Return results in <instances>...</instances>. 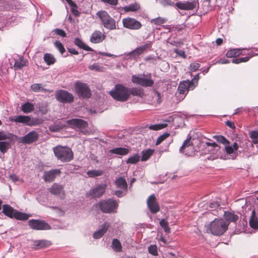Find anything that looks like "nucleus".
<instances>
[{"instance_id":"48","label":"nucleus","mask_w":258,"mask_h":258,"mask_svg":"<svg viewBox=\"0 0 258 258\" xmlns=\"http://www.w3.org/2000/svg\"><path fill=\"white\" fill-rule=\"evenodd\" d=\"M10 144L6 142H0V151L2 153H5L9 148Z\"/></svg>"},{"instance_id":"40","label":"nucleus","mask_w":258,"mask_h":258,"mask_svg":"<svg viewBox=\"0 0 258 258\" xmlns=\"http://www.w3.org/2000/svg\"><path fill=\"white\" fill-rule=\"evenodd\" d=\"M153 153V150L151 149H149L146 151H143L142 152V156L141 157V160L143 161H147L149 159Z\"/></svg>"},{"instance_id":"24","label":"nucleus","mask_w":258,"mask_h":258,"mask_svg":"<svg viewBox=\"0 0 258 258\" xmlns=\"http://www.w3.org/2000/svg\"><path fill=\"white\" fill-rule=\"evenodd\" d=\"M109 226V224L107 222H105L98 230L94 232L93 237L95 239H99L101 238L107 231Z\"/></svg>"},{"instance_id":"10","label":"nucleus","mask_w":258,"mask_h":258,"mask_svg":"<svg viewBox=\"0 0 258 258\" xmlns=\"http://www.w3.org/2000/svg\"><path fill=\"white\" fill-rule=\"evenodd\" d=\"M55 98L56 100L62 103H70L74 101L73 95L63 90H59L56 92Z\"/></svg>"},{"instance_id":"23","label":"nucleus","mask_w":258,"mask_h":258,"mask_svg":"<svg viewBox=\"0 0 258 258\" xmlns=\"http://www.w3.org/2000/svg\"><path fill=\"white\" fill-rule=\"evenodd\" d=\"M2 212L6 216L16 218V212L15 210L9 205H3Z\"/></svg>"},{"instance_id":"28","label":"nucleus","mask_w":258,"mask_h":258,"mask_svg":"<svg viewBox=\"0 0 258 258\" xmlns=\"http://www.w3.org/2000/svg\"><path fill=\"white\" fill-rule=\"evenodd\" d=\"M115 183L117 188L127 191V184L125 179L122 177L116 179Z\"/></svg>"},{"instance_id":"21","label":"nucleus","mask_w":258,"mask_h":258,"mask_svg":"<svg viewBox=\"0 0 258 258\" xmlns=\"http://www.w3.org/2000/svg\"><path fill=\"white\" fill-rule=\"evenodd\" d=\"M50 241L47 240H37L33 241V248L36 249L44 248L51 245Z\"/></svg>"},{"instance_id":"43","label":"nucleus","mask_w":258,"mask_h":258,"mask_svg":"<svg viewBox=\"0 0 258 258\" xmlns=\"http://www.w3.org/2000/svg\"><path fill=\"white\" fill-rule=\"evenodd\" d=\"M214 138L216 139V140L220 143H222L223 145H227L230 144V142L228 140H227L224 136H214Z\"/></svg>"},{"instance_id":"39","label":"nucleus","mask_w":258,"mask_h":258,"mask_svg":"<svg viewBox=\"0 0 258 258\" xmlns=\"http://www.w3.org/2000/svg\"><path fill=\"white\" fill-rule=\"evenodd\" d=\"M32 217L30 214H27L17 211V220L26 221Z\"/></svg>"},{"instance_id":"61","label":"nucleus","mask_w":258,"mask_h":258,"mask_svg":"<svg viewBox=\"0 0 258 258\" xmlns=\"http://www.w3.org/2000/svg\"><path fill=\"white\" fill-rule=\"evenodd\" d=\"M102 2L112 6H116L118 4V0H101Z\"/></svg>"},{"instance_id":"35","label":"nucleus","mask_w":258,"mask_h":258,"mask_svg":"<svg viewBox=\"0 0 258 258\" xmlns=\"http://www.w3.org/2000/svg\"><path fill=\"white\" fill-rule=\"evenodd\" d=\"M111 246L112 249L116 252H120L122 250L121 243L117 239H113Z\"/></svg>"},{"instance_id":"60","label":"nucleus","mask_w":258,"mask_h":258,"mask_svg":"<svg viewBox=\"0 0 258 258\" xmlns=\"http://www.w3.org/2000/svg\"><path fill=\"white\" fill-rule=\"evenodd\" d=\"M168 42L171 45L175 46L176 47H179L182 44V42H181L180 41H178L175 40H171L170 41L169 40Z\"/></svg>"},{"instance_id":"52","label":"nucleus","mask_w":258,"mask_h":258,"mask_svg":"<svg viewBox=\"0 0 258 258\" xmlns=\"http://www.w3.org/2000/svg\"><path fill=\"white\" fill-rule=\"evenodd\" d=\"M62 128V126L59 124H52L49 127V130L52 132H59Z\"/></svg>"},{"instance_id":"2","label":"nucleus","mask_w":258,"mask_h":258,"mask_svg":"<svg viewBox=\"0 0 258 258\" xmlns=\"http://www.w3.org/2000/svg\"><path fill=\"white\" fill-rule=\"evenodd\" d=\"M229 223L223 219H215L208 224L207 228L211 233L216 236H220L227 229Z\"/></svg>"},{"instance_id":"15","label":"nucleus","mask_w":258,"mask_h":258,"mask_svg":"<svg viewBox=\"0 0 258 258\" xmlns=\"http://www.w3.org/2000/svg\"><path fill=\"white\" fill-rule=\"evenodd\" d=\"M147 204L148 209L152 214H156L160 211L159 205L154 194L149 197L147 199Z\"/></svg>"},{"instance_id":"46","label":"nucleus","mask_w":258,"mask_h":258,"mask_svg":"<svg viewBox=\"0 0 258 258\" xmlns=\"http://www.w3.org/2000/svg\"><path fill=\"white\" fill-rule=\"evenodd\" d=\"M164 7L174 6L175 4L172 0H155Z\"/></svg>"},{"instance_id":"54","label":"nucleus","mask_w":258,"mask_h":258,"mask_svg":"<svg viewBox=\"0 0 258 258\" xmlns=\"http://www.w3.org/2000/svg\"><path fill=\"white\" fill-rule=\"evenodd\" d=\"M169 136V134L167 133L161 135L160 137H158L156 141V145H159L162 141H163L164 140L167 138Z\"/></svg>"},{"instance_id":"45","label":"nucleus","mask_w":258,"mask_h":258,"mask_svg":"<svg viewBox=\"0 0 258 258\" xmlns=\"http://www.w3.org/2000/svg\"><path fill=\"white\" fill-rule=\"evenodd\" d=\"M206 145L208 147H211V150H215L216 153L220 152V147L218 146L216 143L206 142Z\"/></svg>"},{"instance_id":"13","label":"nucleus","mask_w":258,"mask_h":258,"mask_svg":"<svg viewBox=\"0 0 258 258\" xmlns=\"http://www.w3.org/2000/svg\"><path fill=\"white\" fill-rule=\"evenodd\" d=\"M29 227L36 230H45L50 229V225L44 221L31 219L28 221Z\"/></svg>"},{"instance_id":"51","label":"nucleus","mask_w":258,"mask_h":258,"mask_svg":"<svg viewBox=\"0 0 258 258\" xmlns=\"http://www.w3.org/2000/svg\"><path fill=\"white\" fill-rule=\"evenodd\" d=\"M167 125V124L165 123L151 125L149 126V128L150 130L157 131L165 127Z\"/></svg>"},{"instance_id":"9","label":"nucleus","mask_w":258,"mask_h":258,"mask_svg":"<svg viewBox=\"0 0 258 258\" xmlns=\"http://www.w3.org/2000/svg\"><path fill=\"white\" fill-rule=\"evenodd\" d=\"M175 6L180 10H198L199 8L198 0H192L191 1L177 2Z\"/></svg>"},{"instance_id":"7","label":"nucleus","mask_w":258,"mask_h":258,"mask_svg":"<svg viewBox=\"0 0 258 258\" xmlns=\"http://www.w3.org/2000/svg\"><path fill=\"white\" fill-rule=\"evenodd\" d=\"M75 90L80 98H89L91 96L90 90L86 83L77 81L75 83Z\"/></svg>"},{"instance_id":"30","label":"nucleus","mask_w":258,"mask_h":258,"mask_svg":"<svg viewBox=\"0 0 258 258\" xmlns=\"http://www.w3.org/2000/svg\"><path fill=\"white\" fill-rule=\"evenodd\" d=\"M249 223V225L251 228L253 229L258 228V220L255 216V212L254 210H253L251 213Z\"/></svg>"},{"instance_id":"19","label":"nucleus","mask_w":258,"mask_h":258,"mask_svg":"<svg viewBox=\"0 0 258 258\" xmlns=\"http://www.w3.org/2000/svg\"><path fill=\"white\" fill-rule=\"evenodd\" d=\"M38 138V133L35 131H32L23 137L21 141L23 143L29 144L35 142Z\"/></svg>"},{"instance_id":"62","label":"nucleus","mask_w":258,"mask_h":258,"mask_svg":"<svg viewBox=\"0 0 258 258\" xmlns=\"http://www.w3.org/2000/svg\"><path fill=\"white\" fill-rule=\"evenodd\" d=\"M199 79V74H198L195 76L194 78L191 81H190V82H192L193 85L195 86V88L197 86Z\"/></svg>"},{"instance_id":"25","label":"nucleus","mask_w":258,"mask_h":258,"mask_svg":"<svg viewBox=\"0 0 258 258\" xmlns=\"http://www.w3.org/2000/svg\"><path fill=\"white\" fill-rule=\"evenodd\" d=\"M17 122L23 123L24 124L29 126L35 125L34 120H32L28 116H17Z\"/></svg>"},{"instance_id":"50","label":"nucleus","mask_w":258,"mask_h":258,"mask_svg":"<svg viewBox=\"0 0 258 258\" xmlns=\"http://www.w3.org/2000/svg\"><path fill=\"white\" fill-rule=\"evenodd\" d=\"M166 21V20L161 17H158L155 19H153L151 20V22L157 25H160L163 23H164Z\"/></svg>"},{"instance_id":"53","label":"nucleus","mask_w":258,"mask_h":258,"mask_svg":"<svg viewBox=\"0 0 258 258\" xmlns=\"http://www.w3.org/2000/svg\"><path fill=\"white\" fill-rule=\"evenodd\" d=\"M89 69L91 70L101 72L102 71L103 67L100 66L98 63H94L89 66Z\"/></svg>"},{"instance_id":"6","label":"nucleus","mask_w":258,"mask_h":258,"mask_svg":"<svg viewBox=\"0 0 258 258\" xmlns=\"http://www.w3.org/2000/svg\"><path fill=\"white\" fill-rule=\"evenodd\" d=\"M97 15L100 19L104 27L109 30L116 29V22L114 19L104 11H98Z\"/></svg>"},{"instance_id":"8","label":"nucleus","mask_w":258,"mask_h":258,"mask_svg":"<svg viewBox=\"0 0 258 258\" xmlns=\"http://www.w3.org/2000/svg\"><path fill=\"white\" fill-rule=\"evenodd\" d=\"M151 46V43L150 42L136 48L128 53H125V59L137 60L140 55L143 53Z\"/></svg>"},{"instance_id":"11","label":"nucleus","mask_w":258,"mask_h":258,"mask_svg":"<svg viewBox=\"0 0 258 258\" xmlns=\"http://www.w3.org/2000/svg\"><path fill=\"white\" fill-rule=\"evenodd\" d=\"M106 188V185L105 184L98 185L96 187L91 188L86 194V197L90 199L99 198L104 194Z\"/></svg>"},{"instance_id":"14","label":"nucleus","mask_w":258,"mask_h":258,"mask_svg":"<svg viewBox=\"0 0 258 258\" xmlns=\"http://www.w3.org/2000/svg\"><path fill=\"white\" fill-rule=\"evenodd\" d=\"M122 24L124 27L132 30H138L142 26L139 21L130 17L123 19Z\"/></svg>"},{"instance_id":"34","label":"nucleus","mask_w":258,"mask_h":258,"mask_svg":"<svg viewBox=\"0 0 258 258\" xmlns=\"http://www.w3.org/2000/svg\"><path fill=\"white\" fill-rule=\"evenodd\" d=\"M31 89L34 92H46L47 90L44 89L42 84L34 83L31 85Z\"/></svg>"},{"instance_id":"29","label":"nucleus","mask_w":258,"mask_h":258,"mask_svg":"<svg viewBox=\"0 0 258 258\" xmlns=\"http://www.w3.org/2000/svg\"><path fill=\"white\" fill-rule=\"evenodd\" d=\"M140 9V5L136 2L128 6H126L123 8V10L125 12H135L138 11Z\"/></svg>"},{"instance_id":"20","label":"nucleus","mask_w":258,"mask_h":258,"mask_svg":"<svg viewBox=\"0 0 258 258\" xmlns=\"http://www.w3.org/2000/svg\"><path fill=\"white\" fill-rule=\"evenodd\" d=\"M49 191L51 194L60 196L61 199H63L64 197L63 186L57 183H54L52 185L49 189Z\"/></svg>"},{"instance_id":"56","label":"nucleus","mask_w":258,"mask_h":258,"mask_svg":"<svg viewBox=\"0 0 258 258\" xmlns=\"http://www.w3.org/2000/svg\"><path fill=\"white\" fill-rule=\"evenodd\" d=\"M53 32H54L55 34L60 36L62 37H66V33L62 29L56 28L53 30Z\"/></svg>"},{"instance_id":"18","label":"nucleus","mask_w":258,"mask_h":258,"mask_svg":"<svg viewBox=\"0 0 258 258\" xmlns=\"http://www.w3.org/2000/svg\"><path fill=\"white\" fill-rule=\"evenodd\" d=\"M60 173L59 169H51L48 171L44 172L43 177L45 181L52 182L53 181L57 175Z\"/></svg>"},{"instance_id":"49","label":"nucleus","mask_w":258,"mask_h":258,"mask_svg":"<svg viewBox=\"0 0 258 258\" xmlns=\"http://www.w3.org/2000/svg\"><path fill=\"white\" fill-rule=\"evenodd\" d=\"M148 251L153 255L156 256L158 255L157 247L156 245H151L148 248Z\"/></svg>"},{"instance_id":"12","label":"nucleus","mask_w":258,"mask_h":258,"mask_svg":"<svg viewBox=\"0 0 258 258\" xmlns=\"http://www.w3.org/2000/svg\"><path fill=\"white\" fill-rule=\"evenodd\" d=\"M67 124L70 127L80 131L86 128L88 125L86 121L80 118L69 119L67 121Z\"/></svg>"},{"instance_id":"1","label":"nucleus","mask_w":258,"mask_h":258,"mask_svg":"<svg viewBox=\"0 0 258 258\" xmlns=\"http://www.w3.org/2000/svg\"><path fill=\"white\" fill-rule=\"evenodd\" d=\"M109 94L114 99L124 102L130 97V89L122 84H116Z\"/></svg>"},{"instance_id":"26","label":"nucleus","mask_w":258,"mask_h":258,"mask_svg":"<svg viewBox=\"0 0 258 258\" xmlns=\"http://www.w3.org/2000/svg\"><path fill=\"white\" fill-rule=\"evenodd\" d=\"M130 152L128 148L118 147L111 149L109 152L111 154L124 156L127 155Z\"/></svg>"},{"instance_id":"5","label":"nucleus","mask_w":258,"mask_h":258,"mask_svg":"<svg viewBox=\"0 0 258 258\" xmlns=\"http://www.w3.org/2000/svg\"><path fill=\"white\" fill-rule=\"evenodd\" d=\"M118 206L117 201L113 199L102 200L98 204L99 209L105 213L116 212Z\"/></svg>"},{"instance_id":"58","label":"nucleus","mask_w":258,"mask_h":258,"mask_svg":"<svg viewBox=\"0 0 258 258\" xmlns=\"http://www.w3.org/2000/svg\"><path fill=\"white\" fill-rule=\"evenodd\" d=\"M200 66H201V65L199 63H196V62L191 63L190 65L189 70L191 72H195L199 69Z\"/></svg>"},{"instance_id":"41","label":"nucleus","mask_w":258,"mask_h":258,"mask_svg":"<svg viewBox=\"0 0 258 258\" xmlns=\"http://www.w3.org/2000/svg\"><path fill=\"white\" fill-rule=\"evenodd\" d=\"M28 64V61L27 59L21 56L17 60V69H21L23 67L26 66Z\"/></svg>"},{"instance_id":"4","label":"nucleus","mask_w":258,"mask_h":258,"mask_svg":"<svg viewBox=\"0 0 258 258\" xmlns=\"http://www.w3.org/2000/svg\"><path fill=\"white\" fill-rule=\"evenodd\" d=\"M132 82L134 84L144 87H152L154 84V81L152 80L150 73L133 75L132 76Z\"/></svg>"},{"instance_id":"42","label":"nucleus","mask_w":258,"mask_h":258,"mask_svg":"<svg viewBox=\"0 0 258 258\" xmlns=\"http://www.w3.org/2000/svg\"><path fill=\"white\" fill-rule=\"evenodd\" d=\"M249 135L253 144L258 143V130L250 132Z\"/></svg>"},{"instance_id":"17","label":"nucleus","mask_w":258,"mask_h":258,"mask_svg":"<svg viewBox=\"0 0 258 258\" xmlns=\"http://www.w3.org/2000/svg\"><path fill=\"white\" fill-rule=\"evenodd\" d=\"M238 149V145L237 143L234 142L232 146L228 145H225V150L226 152L228 154L230 157V159H235L237 156V151Z\"/></svg>"},{"instance_id":"37","label":"nucleus","mask_w":258,"mask_h":258,"mask_svg":"<svg viewBox=\"0 0 258 258\" xmlns=\"http://www.w3.org/2000/svg\"><path fill=\"white\" fill-rule=\"evenodd\" d=\"M87 174L89 177H95L102 175L103 171L101 170H88Z\"/></svg>"},{"instance_id":"36","label":"nucleus","mask_w":258,"mask_h":258,"mask_svg":"<svg viewBox=\"0 0 258 258\" xmlns=\"http://www.w3.org/2000/svg\"><path fill=\"white\" fill-rule=\"evenodd\" d=\"M44 60L47 65H51L55 62V58L50 53H45L44 55Z\"/></svg>"},{"instance_id":"55","label":"nucleus","mask_w":258,"mask_h":258,"mask_svg":"<svg viewBox=\"0 0 258 258\" xmlns=\"http://www.w3.org/2000/svg\"><path fill=\"white\" fill-rule=\"evenodd\" d=\"M71 7V10L72 13L75 16H79L80 14V12L78 11L77 8V5L75 3V5H72L70 6Z\"/></svg>"},{"instance_id":"63","label":"nucleus","mask_w":258,"mask_h":258,"mask_svg":"<svg viewBox=\"0 0 258 258\" xmlns=\"http://www.w3.org/2000/svg\"><path fill=\"white\" fill-rule=\"evenodd\" d=\"M230 62V61L229 60L227 59L224 58H220L219 60H218L216 63H219V64H225V63H228Z\"/></svg>"},{"instance_id":"27","label":"nucleus","mask_w":258,"mask_h":258,"mask_svg":"<svg viewBox=\"0 0 258 258\" xmlns=\"http://www.w3.org/2000/svg\"><path fill=\"white\" fill-rule=\"evenodd\" d=\"M74 44L75 45L77 46L80 48L83 49L84 50L89 51H93V49L90 47L89 46L87 45L81 39L79 38H76L74 40Z\"/></svg>"},{"instance_id":"3","label":"nucleus","mask_w":258,"mask_h":258,"mask_svg":"<svg viewBox=\"0 0 258 258\" xmlns=\"http://www.w3.org/2000/svg\"><path fill=\"white\" fill-rule=\"evenodd\" d=\"M53 150L57 159L62 162H70L74 158L72 150L67 146H57L54 147Z\"/></svg>"},{"instance_id":"44","label":"nucleus","mask_w":258,"mask_h":258,"mask_svg":"<svg viewBox=\"0 0 258 258\" xmlns=\"http://www.w3.org/2000/svg\"><path fill=\"white\" fill-rule=\"evenodd\" d=\"M190 138H189V139H186L183 142L182 146L179 149L180 153H185V155L187 154L186 153H185V152L184 151V150L190 146Z\"/></svg>"},{"instance_id":"32","label":"nucleus","mask_w":258,"mask_h":258,"mask_svg":"<svg viewBox=\"0 0 258 258\" xmlns=\"http://www.w3.org/2000/svg\"><path fill=\"white\" fill-rule=\"evenodd\" d=\"M240 49H232L227 52L226 55L227 57H235L242 53Z\"/></svg>"},{"instance_id":"59","label":"nucleus","mask_w":258,"mask_h":258,"mask_svg":"<svg viewBox=\"0 0 258 258\" xmlns=\"http://www.w3.org/2000/svg\"><path fill=\"white\" fill-rule=\"evenodd\" d=\"M174 52L175 53H176L178 55L181 56L183 58H185V57H186L185 52H184V51H183L182 50L175 48L174 49Z\"/></svg>"},{"instance_id":"31","label":"nucleus","mask_w":258,"mask_h":258,"mask_svg":"<svg viewBox=\"0 0 258 258\" xmlns=\"http://www.w3.org/2000/svg\"><path fill=\"white\" fill-rule=\"evenodd\" d=\"M224 218L228 222H236L238 219L237 215L228 212H225Z\"/></svg>"},{"instance_id":"38","label":"nucleus","mask_w":258,"mask_h":258,"mask_svg":"<svg viewBox=\"0 0 258 258\" xmlns=\"http://www.w3.org/2000/svg\"><path fill=\"white\" fill-rule=\"evenodd\" d=\"M140 159V156L138 154H135L134 155L130 157L127 161V164H134L138 162Z\"/></svg>"},{"instance_id":"22","label":"nucleus","mask_w":258,"mask_h":258,"mask_svg":"<svg viewBox=\"0 0 258 258\" xmlns=\"http://www.w3.org/2000/svg\"><path fill=\"white\" fill-rule=\"evenodd\" d=\"M105 38V36L99 31H94L90 37V41L93 43H98L103 41Z\"/></svg>"},{"instance_id":"64","label":"nucleus","mask_w":258,"mask_h":258,"mask_svg":"<svg viewBox=\"0 0 258 258\" xmlns=\"http://www.w3.org/2000/svg\"><path fill=\"white\" fill-rule=\"evenodd\" d=\"M220 206L219 203L217 202H212L210 204L209 207L211 209H215Z\"/></svg>"},{"instance_id":"16","label":"nucleus","mask_w":258,"mask_h":258,"mask_svg":"<svg viewBox=\"0 0 258 258\" xmlns=\"http://www.w3.org/2000/svg\"><path fill=\"white\" fill-rule=\"evenodd\" d=\"M195 88V86L193 85L192 82L189 80L183 81L182 83H180L178 87V91L181 94H184L187 93L189 90H192Z\"/></svg>"},{"instance_id":"33","label":"nucleus","mask_w":258,"mask_h":258,"mask_svg":"<svg viewBox=\"0 0 258 258\" xmlns=\"http://www.w3.org/2000/svg\"><path fill=\"white\" fill-rule=\"evenodd\" d=\"M34 109V105L29 102H26L21 106L22 110L26 113L32 111Z\"/></svg>"},{"instance_id":"57","label":"nucleus","mask_w":258,"mask_h":258,"mask_svg":"<svg viewBox=\"0 0 258 258\" xmlns=\"http://www.w3.org/2000/svg\"><path fill=\"white\" fill-rule=\"evenodd\" d=\"M130 89V95L131 94L133 95L134 96H140L141 94V91L140 90L137 88H132Z\"/></svg>"},{"instance_id":"47","label":"nucleus","mask_w":258,"mask_h":258,"mask_svg":"<svg viewBox=\"0 0 258 258\" xmlns=\"http://www.w3.org/2000/svg\"><path fill=\"white\" fill-rule=\"evenodd\" d=\"M55 47L59 50L61 54L66 51L65 48L62 44L59 41H56L54 43Z\"/></svg>"}]
</instances>
